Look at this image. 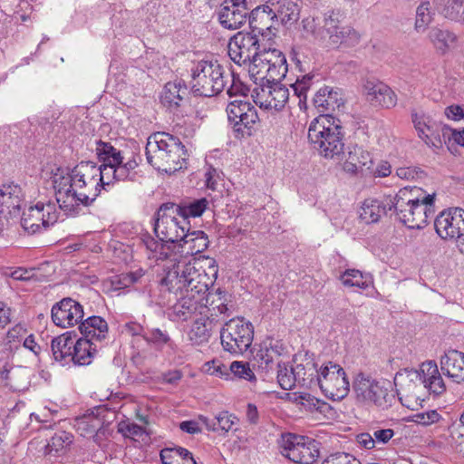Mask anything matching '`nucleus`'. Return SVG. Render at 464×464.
Segmentation results:
<instances>
[{"label": "nucleus", "mask_w": 464, "mask_h": 464, "mask_svg": "<svg viewBox=\"0 0 464 464\" xmlns=\"http://www.w3.org/2000/svg\"><path fill=\"white\" fill-rule=\"evenodd\" d=\"M422 385L436 395H440L446 391V386L440 374L429 381H424Z\"/></svg>", "instance_id": "obj_60"}, {"label": "nucleus", "mask_w": 464, "mask_h": 464, "mask_svg": "<svg viewBox=\"0 0 464 464\" xmlns=\"http://www.w3.org/2000/svg\"><path fill=\"white\" fill-rule=\"evenodd\" d=\"M388 202L389 197L385 199V203L378 199L364 200L360 212V218L367 224L378 222L381 217L389 210Z\"/></svg>", "instance_id": "obj_36"}, {"label": "nucleus", "mask_w": 464, "mask_h": 464, "mask_svg": "<svg viewBox=\"0 0 464 464\" xmlns=\"http://www.w3.org/2000/svg\"><path fill=\"white\" fill-rule=\"evenodd\" d=\"M227 93L229 97L237 96V95H243L246 96V89L241 83V82L238 79H236L234 77V74L230 72V79L229 82L227 85Z\"/></svg>", "instance_id": "obj_63"}, {"label": "nucleus", "mask_w": 464, "mask_h": 464, "mask_svg": "<svg viewBox=\"0 0 464 464\" xmlns=\"http://www.w3.org/2000/svg\"><path fill=\"white\" fill-rule=\"evenodd\" d=\"M116 165L117 164L112 162H103L102 165L98 166L100 171L98 177L102 179L100 183L102 189L108 190V187H110L111 183L110 177H112V179L116 180V172L114 171Z\"/></svg>", "instance_id": "obj_55"}, {"label": "nucleus", "mask_w": 464, "mask_h": 464, "mask_svg": "<svg viewBox=\"0 0 464 464\" xmlns=\"http://www.w3.org/2000/svg\"><path fill=\"white\" fill-rule=\"evenodd\" d=\"M265 45L256 33L238 32L230 38L227 52L230 59L238 65L254 66Z\"/></svg>", "instance_id": "obj_10"}, {"label": "nucleus", "mask_w": 464, "mask_h": 464, "mask_svg": "<svg viewBox=\"0 0 464 464\" xmlns=\"http://www.w3.org/2000/svg\"><path fill=\"white\" fill-rule=\"evenodd\" d=\"M442 372L456 383H464V353L449 350L440 358Z\"/></svg>", "instance_id": "obj_20"}, {"label": "nucleus", "mask_w": 464, "mask_h": 464, "mask_svg": "<svg viewBox=\"0 0 464 464\" xmlns=\"http://www.w3.org/2000/svg\"><path fill=\"white\" fill-rule=\"evenodd\" d=\"M2 377L5 379V384L13 391L20 392L27 387V378L21 376L19 369L5 370L2 372Z\"/></svg>", "instance_id": "obj_50"}, {"label": "nucleus", "mask_w": 464, "mask_h": 464, "mask_svg": "<svg viewBox=\"0 0 464 464\" xmlns=\"http://www.w3.org/2000/svg\"><path fill=\"white\" fill-rule=\"evenodd\" d=\"M209 241L208 236L201 230L189 231L188 228L186 237L179 244L182 254L186 256H194L203 252L208 246Z\"/></svg>", "instance_id": "obj_32"}, {"label": "nucleus", "mask_w": 464, "mask_h": 464, "mask_svg": "<svg viewBox=\"0 0 464 464\" xmlns=\"http://www.w3.org/2000/svg\"><path fill=\"white\" fill-rule=\"evenodd\" d=\"M314 75L305 74L302 77V79H297L296 82L292 84V88L294 89L295 93L299 98L298 104L301 109L306 108V92L311 87Z\"/></svg>", "instance_id": "obj_54"}, {"label": "nucleus", "mask_w": 464, "mask_h": 464, "mask_svg": "<svg viewBox=\"0 0 464 464\" xmlns=\"http://www.w3.org/2000/svg\"><path fill=\"white\" fill-rule=\"evenodd\" d=\"M96 153L102 162L121 163L123 160L121 151L116 150L111 143L98 140L96 142Z\"/></svg>", "instance_id": "obj_46"}, {"label": "nucleus", "mask_w": 464, "mask_h": 464, "mask_svg": "<svg viewBox=\"0 0 464 464\" xmlns=\"http://www.w3.org/2000/svg\"><path fill=\"white\" fill-rule=\"evenodd\" d=\"M188 95V88L183 81L169 82L164 86L160 102L168 109L177 110L187 100Z\"/></svg>", "instance_id": "obj_25"}, {"label": "nucleus", "mask_w": 464, "mask_h": 464, "mask_svg": "<svg viewBox=\"0 0 464 464\" xmlns=\"http://www.w3.org/2000/svg\"><path fill=\"white\" fill-rule=\"evenodd\" d=\"M79 330L83 337L92 339L95 343L104 340L108 334V324L101 316H89L81 322Z\"/></svg>", "instance_id": "obj_30"}, {"label": "nucleus", "mask_w": 464, "mask_h": 464, "mask_svg": "<svg viewBox=\"0 0 464 464\" xmlns=\"http://www.w3.org/2000/svg\"><path fill=\"white\" fill-rule=\"evenodd\" d=\"M188 269L182 271L179 274L178 271H169L167 275L160 279V285L168 286V290H188Z\"/></svg>", "instance_id": "obj_43"}, {"label": "nucleus", "mask_w": 464, "mask_h": 464, "mask_svg": "<svg viewBox=\"0 0 464 464\" xmlns=\"http://www.w3.org/2000/svg\"><path fill=\"white\" fill-rule=\"evenodd\" d=\"M164 208L162 204L156 214L154 232L163 242L181 244L186 237L188 228L182 221H178L177 212L169 208Z\"/></svg>", "instance_id": "obj_14"}, {"label": "nucleus", "mask_w": 464, "mask_h": 464, "mask_svg": "<svg viewBox=\"0 0 464 464\" xmlns=\"http://www.w3.org/2000/svg\"><path fill=\"white\" fill-rule=\"evenodd\" d=\"M372 165L370 153L360 147H354L353 150L349 151L343 168L344 171L354 174L362 171L363 168L370 169Z\"/></svg>", "instance_id": "obj_33"}, {"label": "nucleus", "mask_w": 464, "mask_h": 464, "mask_svg": "<svg viewBox=\"0 0 464 464\" xmlns=\"http://www.w3.org/2000/svg\"><path fill=\"white\" fill-rule=\"evenodd\" d=\"M295 371L297 379V384L306 388L316 386L317 378L319 376V366L314 358L305 353L300 362L295 360Z\"/></svg>", "instance_id": "obj_23"}, {"label": "nucleus", "mask_w": 464, "mask_h": 464, "mask_svg": "<svg viewBox=\"0 0 464 464\" xmlns=\"http://www.w3.org/2000/svg\"><path fill=\"white\" fill-rule=\"evenodd\" d=\"M24 198V193L20 186L13 182L4 184L0 188V198Z\"/></svg>", "instance_id": "obj_58"}, {"label": "nucleus", "mask_w": 464, "mask_h": 464, "mask_svg": "<svg viewBox=\"0 0 464 464\" xmlns=\"http://www.w3.org/2000/svg\"><path fill=\"white\" fill-rule=\"evenodd\" d=\"M364 91L368 100L375 105L392 108L397 103L394 92L382 82L367 81L364 84Z\"/></svg>", "instance_id": "obj_21"}, {"label": "nucleus", "mask_w": 464, "mask_h": 464, "mask_svg": "<svg viewBox=\"0 0 464 464\" xmlns=\"http://www.w3.org/2000/svg\"><path fill=\"white\" fill-rule=\"evenodd\" d=\"M214 330L213 320L208 315H200L193 320L187 331L188 341L193 346H201L208 343Z\"/></svg>", "instance_id": "obj_24"}, {"label": "nucleus", "mask_w": 464, "mask_h": 464, "mask_svg": "<svg viewBox=\"0 0 464 464\" xmlns=\"http://www.w3.org/2000/svg\"><path fill=\"white\" fill-rule=\"evenodd\" d=\"M279 6L276 12V19L279 18L283 24H294L299 18L298 5L291 1L284 0L277 2Z\"/></svg>", "instance_id": "obj_44"}, {"label": "nucleus", "mask_w": 464, "mask_h": 464, "mask_svg": "<svg viewBox=\"0 0 464 464\" xmlns=\"http://www.w3.org/2000/svg\"><path fill=\"white\" fill-rule=\"evenodd\" d=\"M316 386L333 401L343 400L350 391V382L344 369L333 362H327L320 366Z\"/></svg>", "instance_id": "obj_9"}, {"label": "nucleus", "mask_w": 464, "mask_h": 464, "mask_svg": "<svg viewBox=\"0 0 464 464\" xmlns=\"http://www.w3.org/2000/svg\"><path fill=\"white\" fill-rule=\"evenodd\" d=\"M98 165L81 161L72 169L52 170V184L59 208L66 215L76 216L82 207L91 206L100 195L102 186Z\"/></svg>", "instance_id": "obj_1"}, {"label": "nucleus", "mask_w": 464, "mask_h": 464, "mask_svg": "<svg viewBox=\"0 0 464 464\" xmlns=\"http://www.w3.org/2000/svg\"><path fill=\"white\" fill-rule=\"evenodd\" d=\"M208 261V271L204 270L202 272L197 270V272H193L194 277L196 279L198 278L199 285H193L196 290H209L215 284L218 277V265L216 260L213 258H207Z\"/></svg>", "instance_id": "obj_42"}, {"label": "nucleus", "mask_w": 464, "mask_h": 464, "mask_svg": "<svg viewBox=\"0 0 464 464\" xmlns=\"http://www.w3.org/2000/svg\"><path fill=\"white\" fill-rule=\"evenodd\" d=\"M434 194H426L419 187H404L393 197L389 196V210L411 229H420L433 214Z\"/></svg>", "instance_id": "obj_2"}, {"label": "nucleus", "mask_w": 464, "mask_h": 464, "mask_svg": "<svg viewBox=\"0 0 464 464\" xmlns=\"http://www.w3.org/2000/svg\"><path fill=\"white\" fill-rule=\"evenodd\" d=\"M254 327L244 318L236 317L227 322L220 330L221 344L225 351L241 354L251 345Z\"/></svg>", "instance_id": "obj_7"}, {"label": "nucleus", "mask_w": 464, "mask_h": 464, "mask_svg": "<svg viewBox=\"0 0 464 464\" xmlns=\"http://www.w3.org/2000/svg\"><path fill=\"white\" fill-rule=\"evenodd\" d=\"M277 382L284 390H291L297 384L295 366H289L285 362L277 363Z\"/></svg>", "instance_id": "obj_45"}, {"label": "nucleus", "mask_w": 464, "mask_h": 464, "mask_svg": "<svg viewBox=\"0 0 464 464\" xmlns=\"http://www.w3.org/2000/svg\"><path fill=\"white\" fill-rule=\"evenodd\" d=\"M430 4L429 0H421L416 9L415 30L424 32L431 23L432 15L430 11Z\"/></svg>", "instance_id": "obj_49"}, {"label": "nucleus", "mask_w": 464, "mask_h": 464, "mask_svg": "<svg viewBox=\"0 0 464 464\" xmlns=\"http://www.w3.org/2000/svg\"><path fill=\"white\" fill-rule=\"evenodd\" d=\"M440 374L437 364L432 361H428L421 364L420 372L404 369L402 372H397L394 384L398 388L400 395L416 398V390L422 385L424 381H429Z\"/></svg>", "instance_id": "obj_13"}, {"label": "nucleus", "mask_w": 464, "mask_h": 464, "mask_svg": "<svg viewBox=\"0 0 464 464\" xmlns=\"http://www.w3.org/2000/svg\"><path fill=\"white\" fill-rule=\"evenodd\" d=\"M202 292H197L195 295H182L179 298L177 303L173 305V312L177 317L182 321H186L189 315L198 312L200 314H203L201 311L204 307H201Z\"/></svg>", "instance_id": "obj_31"}, {"label": "nucleus", "mask_w": 464, "mask_h": 464, "mask_svg": "<svg viewBox=\"0 0 464 464\" xmlns=\"http://www.w3.org/2000/svg\"><path fill=\"white\" fill-rule=\"evenodd\" d=\"M434 5L444 18L464 24V0H434Z\"/></svg>", "instance_id": "obj_34"}, {"label": "nucleus", "mask_w": 464, "mask_h": 464, "mask_svg": "<svg viewBox=\"0 0 464 464\" xmlns=\"http://www.w3.org/2000/svg\"><path fill=\"white\" fill-rule=\"evenodd\" d=\"M118 431L124 437L141 436L144 432L143 428L136 423L121 422Z\"/></svg>", "instance_id": "obj_61"}, {"label": "nucleus", "mask_w": 464, "mask_h": 464, "mask_svg": "<svg viewBox=\"0 0 464 464\" xmlns=\"http://www.w3.org/2000/svg\"><path fill=\"white\" fill-rule=\"evenodd\" d=\"M272 82L273 84L267 87V91L262 89L264 93L267 92L265 100L266 106L280 111L289 99V91L285 86L279 84L278 82Z\"/></svg>", "instance_id": "obj_37"}, {"label": "nucleus", "mask_w": 464, "mask_h": 464, "mask_svg": "<svg viewBox=\"0 0 464 464\" xmlns=\"http://www.w3.org/2000/svg\"><path fill=\"white\" fill-rule=\"evenodd\" d=\"M145 339L148 343H152L158 346H162L170 342L169 334L159 328L152 329L150 331V336L145 337Z\"/></svg>", "instance_id": "obj_62"}, {"label": "nucleus", "mask_w": 464, "mask_h": 464, "mask_svg": "<svg viewBox=\"0 0 464 464\" xmlns=\"http://www.w3.org/2000/svg\"><path fill=\"white\" fill-rule=\"evenodd\" d=\"M104 411L103 408H98L96 414L83 416L77 420V429L82 436H92L102 430L104 421L100 416Z\"/></svg>", "instance_id": "obj_41"}, {"label": "nucleus", "mask_w": 464, "mask_h": 464, "mask_svg": "<svg viewBox=\"0 0 464 464\" xmlns=\"http://www.w3.org/2000/svg\"><path fill=\"white\" fill-rule=\"evenodd\" d=\"M322 464H361L360 460L357 459L351 454L344 452H338L332 454L327 457Z\"/></svg>", "instance_id": "obj_57"}, {"label": "nucleus", "mask_w": 464, "mask_h": 464, "mask_svg": "<svg viewBox=\"0 0 464 464\" xmlns=\"http://www.w3.org/2000/svg\"><path fill=\"white\" fill-rule=\"evenodd\" d=\"M282 454L297 464H313L320 455L319 443L307 436L287 433L282 436Z\"/></svg>", "instance_id": "obj_12"}, {"label": "nucleus", "mask_w": 464, "mask_h": 464, "mask_svg": "<svg viewBox=\"0 0 464 464\" xmlns=\"http://www.w3.org/2000/svg\"><path fill=\"white\" fill-rule=\"evenodd\" d=\"M287 63L285 54L276 48H263L257 62L249 68V73L257 80L266 79L270 82H279L287 73Z\"/></svg>", "instance_id": "obj_11"}, {"label": "nucleus", "mask_w": 464, "mask_h": 464, "mask_svg": "<svg viewBox=\"0 0 464 464\" xmlns=\"http://www.w3.org/2000/svg\"><path fill=\"white\" fill-rule=\"evenodd\" d=\"M24 198H0V215L4 216L8 221L12 218L19 215Z\"/></svg>", "instance_id": "obj_53"}, {"label": "nucleus", "mask_w": 464, "mask_h": 464, "mask_svg": "<svg viewBox=\"0 0 464 464\" xmlns=\"http://www.w3.org/2000/svg\"><path fill=\"white\" fill-rule=\"evenodd\" d=\"M314 106L322 112L339 110L344 105L343 92L340 88L324 86L313 98Z\"/></svg>", "instance_id": "obj_22"}, {"label": "nucleus", "mask_w": 464, "mask_h": 464, "mask_svg": "<svg viewBox=\"0 0 464 464\" xmlns=\"http://www.w3.org/2000/svg\"><path fill=\"white\" fill-rule=\"evenodd\" d=\"M51 314L53 324L63 328L79 324L84 315L82 306L69 297L56 303L53 306Z\"/></svg>", "instance_id": "obj_18"}, {"label": "nucleus", "mask_w": 464, "mask_h": 464, "mask_svg": "<svg viewBox=\"0 0 464 464\" xmlns=\"http://www.w3.org/2000/svg\"><path fill=\"white\" fill-rule=\"evenodd\" d=\"M199 420L205 424L208 430L227 432L233 429L237 418L228 411H221L213 420H209L205 416H199Z\"/></svg>", "instance_id": "obj_39"}, {"label": "nucleus", "mask_w": 464, "mask_h": 464, "mask_svg": "<svg viewBox=\"0 0 464 464\" xmlns=\"http://www.w3.org/2000/svg\"><path fill=\"white\" fill-rule=\"evenodd\" d=\"M340 280L345 287L369 288L372 286V276L369 273H362L357 269H347L341 276Z\"/></svg>", "instance_id": "obj_40"}, {"label": "nucleus", "mask_w": 464, "mask_h": 464, "mask_svg": "<svg viewBox=\"0 0 464 464\" xmlns=\"http://www.w3.org/2000/svg\"><path fill=\"white\" fill-rule=\"evenodd\" d=\"M59 218V212L54 203L37 202L34 206L28 208L23 213L21 225L28 233L34 234L55 224Z\"/></svg>", "instance_id": "obj_17"}, {"label": "nucleus", "mask_w": 464, "mask_h": 464, "mask_svg": "<svg viewBox=\"0 0 464 464\" xmlns=\"http://www.w3.org/2000/svg\"><path fill=\"white\" fill-rule=\"evenodd\" d=\"M77 335L73 332H66L52 340L51 350L55 361L63 364L71 362L72 347H74L73 343Z\"/></svg>", "instance_id": "obj_27"}, {"label": "nucleus", "mask_w": 464, "mask_h": 464, "mask_svg": "<svg viewBox=\"0 0 464 464\" xmlns=\"http://www.w3.org/2000/svg\"><path fill=\"white\" fill-rule=\"evenodd\" d=\"M434 227L440 238L455 241L459 247L464 241V209L450 208L443 210L435 218Z\"/></svg>", "instance_id": "obj_15"}, {"label": "nucleus", "mask_w": 464, "mask_h": 464, "mask_svg": "<svg viewBox=\"0 0 464 464\" xmlns=\"http://www.w3.org/2000/svg\"><path fill=\"white\" fill-rule=\"evenodd\" d=\"M230 72L217 61H200L192 71L191 92L196 96L212 97L228 84Z\"/></svg>", "instance_id": "obj_6"}, {"label": "nucleus", "mask_w": 464, "mask_h": 464, "mask_svg": "<svg viewBox=\"0 0 464 464\" xmlns=\"http://www.w3.org/2000/svg\"><path fill=\"white\" fill-rule=\"evenodd\" d=\"M246 2L225 0L218 13L221 25L229 30L241 27L246 21L248 14Z\"/></svg>", "instance_id": "obj_19"}, {"label": "nucleus", "mask_w": 464, "mask_h": 464, "mask_svg": "<svg viewBox=\"0 0 464 464\" xmlns=\"http://www.w3.org/2000/svg\"><path fill=\"white\" fill-rule=\"evenodd\" d=\"M247 15L251 33H256L257 35H263L266 31L270 30L274 19L276 18V12L267 5L254 8Z\"/></svg>", "instance_id": "obj_26"}, {"label": "nucleus", "mask_w": 464, "mask_h": 464, "mask_svg": "<svg viewBox=\"0 0 464 464\" xmlns=\"http://www.w3.org/2000/svg\"><path fill=\"white\" fill-rule=\"evenodd\" d=\"M147 161L155 169L174 173L186 167L188 151L178 137L167 132H155L147 140Z\"/></svg>", "instance_id": "obj_4"}, {"label": "nucleus", "mask_w": 464, "mask_h": 464, "mask_svg": "<svg viewBox=\"0 0 464 464\" xmlns=\"http://www.w3.org/2000/svg\"><path fill=\"white\" fill-rule=\"evenodd\" d=\"M71 362L77 365H89L97 352V343L85 337L75 338Z\"/></svg>", "instance_id": "obj_29"}, {"label": "nucleus", "mask_w": 464, "mask_h": 464, "mask_svg": "<svg viewBox=\"0 0 464 464\" xmlns=\"http://www.w3.org/2000/svg\"><path fill=\"white\" fill-rule=\"evenodd\" d=\"M144 276V271L140 268L133 272L122 273L116 276L112 284H117L112 290H124L137 283Z\"/></svg>", "instance_id": "obj_52"}, {"label": "nucleus", "mask_w": 464, "mask_h": 464, "mask_svg": "<svg viewBox=\"0 0 464 464\" xmlns=\"http://www.w3.org/2000/svg\"><path fill=\"white\" fill-rule=\"evenodd\" d=\"M279 353L274 347L261 346L256 353V357L266 365L273 362L275 356H278Z\"/></svg>", "instance_id": "obj_64"}, {"label": "nucleus", "mask_w": 464, "mask_h": 464, "mask_svg": "<svg viewBox=\"0 0 464 464\" xmlns=\"http://www.w3.org/2000/svg\"><path fill=\"white\" fill-rule=\"evenodd\" d=\"M222 293L223 292H202L201 301H204V303L201 304V307L212 311L217 310L219 314H225L228 308L223 301V297L221 296Z\"/></svg>", "instance_id": "obj_47"}, {"label": "nucleus", "mask_w": 464, "mask_h": 464, "mask_svg": "<svg viewBox=\"0 0 464 464\" xmlns=\"http://www.w3.org/2000/svg\"><path fill=\"white\" fill-rule=\"evenodd\" d=\"M230 373H233L235 376L245 379L247 381L255 380V374L252 370L249 368L248 363H245L242 362H233L229 366Z\"/></svg>", "instance_id": "obj_56"}, {"label": "nucleus", "mask_w": 464, "mask_h": 464, "mask_svg": "<svg viewBox=\"0 0 464 464\" xmlns=\"http://www.w3.org/2000/svg\"><path fill=\"white\" fill-rule=\"evenodd\" d=\"M428 37L440 54H446L457 40L456 34L449 29L433 26Z\"/></svg>", "instance_id": "obj_35"}, {"label": "nucleus", "mask_w": 464, "mask_h": 464, "mask_svg": "<svg viewBox=\"0 0 464 464\" xmlns=\"http://www.w3.org/2000/svg\"><path fill=\"white\" fill-rule=\"evenodd\" d=\"M208 200L206 198H201L198 199H194L188 203H182L177 205L172 202L164 203V208H171L177 212V215L182 218V223L185 225H188V218H198L200 217L205 210L208 207Z\"/></svg>", "instance_id": "obj_28"}, {"label": "nucleus", "mask_w": 464, "mask_h": 464, "mask_svg": "<svg viewBox=\"0 0 464 464\" xmlns=\"http://www.w3.org/2000/svg\"><path fill=\"white\" fill-rule=\"evenodd\" d=\"M353 389L356 400L365 405L387 409L394 399V395L389 392L383 383L362 372L356 375Z\"/></svg>", "instance_id": "obj_8"}, {"label": "nucleus", "mask_w": 464, "mask_h": 464, "mask_svg": "<svg viewBox=\"0 0 464 464\" xmlns=\"http://www.w3.org/2000/svg\"><path fill=\"white\" fill-rule=\"evenodd\" d=\"M72 442V435L69 432L61 430L50 439L46 445V453H59Z\"/></svg>", "instance_id": "obj_48"}, {"label": "nucleus", "mask_w": 464, "mask_h": 464, "mask_svg": "<svg viewBox=\"0 0 464 464\" xmlns=\"http://www.w3.org/2000/svg\"><path fill=\"white\" fill-rule=\"evenodd\" d=\"M343 128L339 119L330 114L320 115L308 128V140L313 149L326 159L343 153Z\"/></svg>", "instance_id": "obj_5"}, {"label": "nucleus", "mask_w": 464, "mask_h": 464, "mask_svg": "<svg viewBox=\"0 0 464 464\" xmlns=\"http://www.w3.org/2000/svg\"><path fill=\"white\" fill-rule=\"evenodd\" d=\"M423 124L426 126L427 131L421 139L426 144L440 149L443 144L450 141V138L446 137V133L444 131V128H450L448 125L431 123L430 121H423Z\"/></svg>", "instance_id": "obj_38"}, {"label": "nucleus", "mask_w": 464, "mask_h": 464, "mask_svg": "<svg viewBox=\"0 0 464 464\" xmlns=\"http://www.w3.org/2000/svg\"><path fill=\"white\" fill-rule=\"evenodd\" d=\"M139 166V162L135 158L129 160L127 162L117 163L115 168L116 180H131L134 181L137 176L135 169Z\"/></svg>", "instance_id": "obj_51"}, {"label": "nucleus", "mask_w": 464, "mask_h": 464, "mask_svg": "<svg viewBox=\"0 0 464 464\" xmlns=\"http://www.w3.org/2000/svg\"><path fill=\"white\" fill-rule=\"evenodd\" d=\"M303 30L313 36L314 43L325 51L342 46L353 47L360 43V34L349 25H343L334 10L324 14L322 21L307 17L302 21Z\"/></svg>", "instance_id": "obj_3"}, {"label": "nucleus", "mask_w": 464, "mask_h": 464, "mask_svg": "<svg viewBox=\"0 0 464 464\" xmlns=\"http://www.w3.org/2000/svg\"><path fill=\"white\" fill-rule=\"evenodd\" d=\"M227 113L237 138L252 134V129L258 120V115L256 109L250 102L235 100L227 105Z\"/></svg>", "instance_id": "obj_16"}, {"label": "nucleus", "mask_w": 464, "mask_h": 464, "mask_svg": "<svg viewBox=\"0 0 464 464\" xmlns=\"http://www.w3.org/2000/svg\"><path fill=\"white\" fill-rule=\"evenodd\" d=\"M396 175L402 179L422 178L424 172L419 167H401L396 169Z\"/></svg>", "instance_id": "obj_59"}]
</instances>
